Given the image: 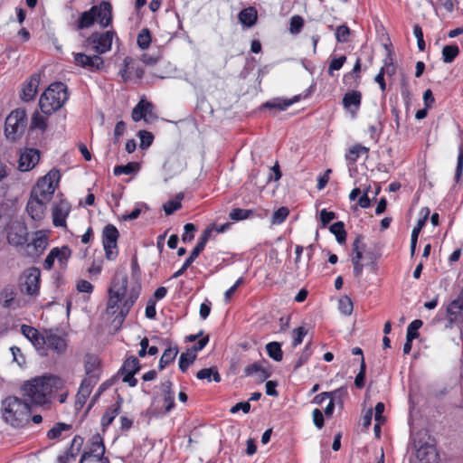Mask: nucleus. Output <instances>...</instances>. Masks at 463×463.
Listing matches in <instances>:
<instances>
[{
	"mask_svg": "<svg viewBox=\"0 0 463 463\" xmlns=\"http://www.w3.org/2000/svg\"><path fill=\"white\" fill-rule=\"evenodd\" d=\"M20 393L32 407L51 410L54 402L62 404L67 401L69 390L65 380L51 373H44L24 381L20 385Z\"/></svg>",
	"mask_w": 463,
	"mask_h": 463,
	"instance_id": "f257e3e1",
	"label": "nucleus"
},
{
	"mask_svg": "<svg viewBox=\"0 0 463 463\" xmlns=\"http://www.w3.org/2000/svg\"><path fill=\"white\" fill-rule=\"evenodd\" d=\"M128 279L126 274L116 275L108 289L106 314L112 322L121 326L140 295V285L128 291Z\"/></svg>",
	"mask_w": 463,
	"mask_h": 463,
	"instance_id": "f03ea898",
	"label": "nucleus"
},
{
	"mask_svg": "<svg viewBox=\"0 0 463 463\" xmlns=\"http://www.w3.org/2000/svg\"><path fill=\"white\" fill-rule=\"evenodd\" d=\"M32 405L24 397L8 395L1 401L0 415L3 421L14 429H21L30 421Z\"/></svg>",
	"mask_w": 463,
	"mask_h": 463,
	"instance_id": "7ed1b4c3",
	"label": "nucleus"
},
{
	"mask_svg": "<svg viewBox=\"0 0 463 463\" xmlns=\"http://www.w3.org/2000/svg\"><path fill=\"white\" fill-rule=\"evenodd\" d=\"M97 22L100 28L110 27L113 23V7L110 2L101 1L97 5H92L88 11L81 13L76 22L77 30L90 28Z\"/></svg>",
	"mask_w": 463,
	"mask_h": 463,
	"instance_id": "20e7f679",
	"label": "nucleus"
},
{
	"mask_svg": "<svg viewBox=\"0 0 463 463\" xmlns=\"http://www.w3.org/2000/svg\"><path fill=\"white\" fill-rule=\"evenodd\" d=\"M67 85L61 81L52 84L43 92L39 99V107L45 115H52L59 110L68 100Z\"/></svg>",
	"mask_w": 463,
	"mask_h": 463,
	"instance_id": "39448f33",
	"label": "nucleus"
},
{
	"mask_svg": "<svg viewBox=\"0 0 463 463\" xmlns=\"http://www.w3.org/2000/svg\"><path fill=\"white\" fill-rule=\"evenodd\" d=\"M60 180V171L56 168L51 169L45 175L38 179L31 192L33 196L39 197L41 200L51 201Z\"/></svg>",
	"mask_w": 463,
	"mask_h": 463,
	"instance_id": "423d86ee",
	"label": "nucleus"
},
{
	"mask_svg": "<svg viewBox=\"0 0 463 463\" xmlns=\"http://www.w3.org/2000/svg\"><path fill=\"white\" fill-rule=\"evenodd\" d=\"M27 126L26 111L23 109L13 110L5 118V135L7 139L15 141L20 138Z\"/></svg>",
	"mask_w": 463,
	"mask_h": 463,
	"instance_id": "0eeeda50",
	"label": "nucleus"
},
{
	"mask_svg": "<svg viewBox=\"0 0 463 463\" xmlns=\"http://www.w3.org/2000/svg\"><path fill=\"white\" fill-rule=\"evenodd\" d=\"M117 35L114 30L92 33L84 42V46L98 55L104 54L111 50L113 38Z\"/></svg>",
	"mask_w": 463,
	"mask_h": 463,
	"instance_id": "6e6552de",
	"label": "nucleus"
},
{
	"mask_svg": "<svg viewBox=\"0 0 463 463\" xmlns=\"http://www.w3.org/2000/svg\"><path fill=\"white\" fill-rule=\"evenodd\" d=\"M72 251L68 245L54 247L46 256L43 267L46 270H51L54 266L55 260H57L59 268L61 269H66Z\"/></svg>",
	"mask_w": 463,
	"mask_h": 463,
	"instance_id": "1a4fd4ad",
	"label": "nucleus"
},
{
	"mask_svg": "<svg viewBox=\"0 0 463 463\" xmlns=\"http://www.w3.org/2000/svg\"><path fill=\"white\" fill-rule=\"evenodd\" d=\"M28 228L22 221L12 222L6 229L7 241L14 247L24 246L28 241Z\"/></svg>",
	"mask_w": 463,
	"mask_h": 463,
	"instance_id": "9d476101",
	"label": "nucleus"
},
{
	"mask_svg": "<svg viewBox=\"0 0 463 463\" xmlns=\"http://www.w3.org/2000/svg\"><path fill=\"white\" fill-rule=\"evenodd\" d=\"M119 232L113 224H108L102 232V244L105 250L106 258L109 260H114L118 254V240Z\"/></svg>",
	"mask_w": 463,
	"mask_h": 463,
	"instance_id": "9b49d317",
	"label": "nucleus"
},
{
	"mask_svg": "<svg viewBox=\"0 0 463 463\" xmlns=\"http://www.w3.org/2000/svg\"><path fill=\"white\" fill-rule=\"evenodd\" d=\"M210 230H204L193 250L190 252L188 258L184 260L182 267L176 270L173 275L172 279H177L184 274L187 269L194 263L198 256L204 250L207 241H209Z\"/></svg>",
	"mask_w": 463,
	"mask_h": 463,
	"instance_id": "f8f14e48",
	"label": "nucleus"
},
{
	"mask_svg": "<svg viewBox=\"0 0 463 463\" xmlns=\"http://www.w3.org/2000/svg\"><path fill=\"white\" fill-rule=\"evenodd\" d=\"M144 69L141 67L139 62L130 56L124 58L123 66L118 71V75L121 77L123 82H128L132 79L136 78L141 80L144 76Z\"/></svg>",
	"mask_w": 463,
	"mask_h": 463,
	"instance_id": "ddd939ff",
	"label": "nucleus"
},
{
	"mask_svg": "<svg viewBox=\"0 0 463 463\" xmlns=\"http://www.w3.org/2000/svg\"><path fill=\"white\" fill-rule=\"evenodd\" d=\"M73 58L76 66L81 67L90 71H99L104 67L103 58L97 53L88 55L83 52H74Z\"/></svg>",
	"mask_w": 463,
	"mask_h": 463,
	"instance_id": "4468645a",
	"label": "nucleus"
},
{
	"mask_svg": "<svg viewBox=\"0 0 463 463\" xmlns=\"http://www.w3.org/2000/svg\"><path fill=\"white\" fill-rule=\"evenodd\" d=\"M50 231L38 230L30 242L25 244L30 256L40 257L49 245Z\"/></svg>",
	"mask_w": 463,
	"mask_h": 463,
	"instance_id": "2eb2a0df",
	"label": "nucleus"
},
{
	"mask_svg": "<svg viewBox=\"0 0 463 463\" xmlns=\"http://www.w3.org/2000/svg\"><path fill=\"white\" fill-rule=\"evenodd\" d=\"M44 345L58 354H62L67 349L65 335L58 334L57 330L49 329L44 333Z\"/></svg>",
	"mask_w": 463,
	"mask_h": 463,
	"instance_id": "dca6fc26",
	"label": "nucleus"
},
{
	"mask_svg": "<svg viewBox=\"0 0 463 463\" xmlns=\"http://www.w3.org/2000/svg\"><path fill=\"white\" fill-rule=\"evenodd\" d=\"M41 81V74L34 72L29 79L22 84L20 92V99L24 102H29L34 99L38 93L39 84Z\"/></svg>",
	"mask_w": 463,
	"mask_h": 463,
	"instance_id": "f3484780",
	"label": "nucleus"
},
{
	"mask_svg": "<svg viewBox=\"0 0 463 463\" xmlns=\"http://www.w3.org/2000/svg\"><path fill=\"white\" fill-rule=\"evenodd\" d=\"M41 152L36 148H25L21 152L18 168L22 172L32 170L40 161Z\"/></svg>",
	"mask_w": 463,
	"mask_h": 463,
	"instance_id": "a211bd4d",
	"label": "nucleus"
},
{
	"mask_svg": "<svg viewBox=\"0 0 463 463\" xmlns=\"http://www.w3.org/2000/svg\"><path fill=\"white\" fill-rule=\"evenodd\" d=\"M364 248L365 245L363 242V237L361 235L357 236L352 243L351 254V260L354 265V275L357 278L362 275L364 269V265L361 263V260L363 259Z\"/></svg>",
	"mask_w": 463,
	"mask_h": 463,
	"instance_id": "6ab92c4d",
	"label": "nucleus"
},
{
	"mask_svg": "<svg viewBox=\"0 0 463 463\" xmlns=\"http://www.w3.org/2000/svg\"><path fill=\"white\" fill-rule=\"evenodd\" d=\"M343 107L352 118H355L362 104V93L359 90H352L347 91L342 100Z\"/></svg>",
	"mask_w": 463,
	"mask_h": 463,
	"instance_id": "aec40b11",
	"label": "nucleus"
},
{
	"mask_svg": "<svg viewBox=\"0 0 463 463\" xmlns=\"http://www.w3.org/2000/svg\"><path fill=\"white\" fill-rule=\"evenodd\" d=\"M49 200H41L39 197L33 196L31 193L30 198L27 202L26 211L30 217L34 221H40L43 218L46 203Z\"/></svg>",
	"mask_w": 463,
	"mask_h": 463,
	"instance_id": "412c9836",
	"label": "nucleus"
},
{
	"mask_svg": "<svg viewBox=\"0 0 463 463\" xmlns=\"http://www.w3.org/2000/svg\"><path fill=\"white\" fill-rule=\"evenodd\" d=\"M446 312L447 319L450 324L463 320V289L456 299L449 303Z\"/></svg>",
	"mask_w": 463,
	"mask_h": 463,
	"instance_id": "4be33fe9",
	"label": "nucleus"
},
{
	"mask_svg": "<svg viewBox=\"0 0 463 463\" xmlns=\"http://www.w3.org/2000/svg\"><path fill=\"white\" fill-rule=\"evenodd\" d=\"M416 457L420 463L439 462V455L433 444L425 443L420 445L416 450Z\"/></svg>",
	"mask_w": 463,
	"mask_h": 463,
	"instance_id": "5701e85b",
	"label": "nucleus"
},
{
	"mask_svg": "<svg viewBox=\"0 0 463 463\" xmlns=\"http://www.w3.org/2000/svg\"><path fill=\"white\" fill-rule=\"evenodd\" d=\"M84 369L86 373L84 379H89L97 383L101 373L100 360L95 355H87Z\"/></svg>",
	"mask_w": 463,
	"mask_h": 463,
	"instance_id": "b1692460",
	"label": "nucleus"
},
{
	"mask_svg": "<svg viewBox=\"0 0 463 463\" xmlns=\"http://www.w3.org/2000/svg\"><path fill=\"white\" fill-rule=\"evenodd\" d=\"M41 271L38 268L29 269L25 275L24 287L28 295H36L40 289Z\"/></svg>",
	"mask_w": 463,
	"mask_h": 463,
	"instance_id": "393cba45",
	"label": "nucleus"
},
{
	"mask_svg": "<svg viewBox=\"0 0 463 463\" xmlns=\"http://www.w3.org/2000/svg\"><path fill=\"white\" fill-rule=\"evenodd\" d=\"M97 383H92L89 379H83L81 381L75 398L74 406L77 411H80L83 408L92 392L93 387Z\"/></svg>",
	"mask_w": 463,
	"mask_h": 463,
	"instance_id": "a878e982",
	"label": "nucleus"
},
{
	"mask_svg": "<svg viewBox=\"0 0 463 463\" xmlns=\"http://www.w3.org/2000/svg\"><path fill=\"white\" fill-rule=\"evenodd\" d=\"M83 442L84 439L81 436H74V438L71 440L70 448L63 454L58 456L57 462L69 463L71 459L75 458L80 452Z\"/></svg>",
	"mask_w": 463,
	"mask_h": 463,
	"instance_id": "bb28decb",
	"label": "nucleus"
},
{
	"mask_svg": "<svg viewBox=\"0 0 463 463\" xmlns=\"http://www.w3.org/2000/svg\"><path fill=\"white\" fill-rule=\"evenodd\" d=\"M160 389L163 394V401L165 404V408L163 411H161V413L165 414L171 411L175 406L173 383L170 380H166L161 383Z\"/></svg>",
	"mask_w": 463,
	"mask_h": 463,
	"instance_id": "cd10ccee",
	"label": "nucleus"
},
{
	"mask_svg": "<svg viewBox=\"0 0 463 463\" xmlns=\"http://www.w3.org/2000/svg\"><path fill=\"white\" fill-rule=\"evenodd\" d=\"M21 332L37 349H43L44 335H41L36 328L28 325H22Z\"/></svg>",
	"mask_w": 463,
	"mask_h": 463,
	"instance_id": "c85d7f7f",
	"label": "nucleus"
},
{
	"mask_svg": "<svg viewBox=\"0 0 463 463\" xmlns=\"http://www.w3.org/2000/svg\"><path fill=\"white\" fill-rule=\"evenodd\" d=\"M90 451L93 454V457L98 458V460H102V463H109L108 458H103L105 454V444L99 433L91 437L90 440Z\"/></svg>",
	"mask_w": 463,
	"mask_h": 463,
	"instance_id": "c756f323",
	"label": "nucleus"
},
{
	"mask_svg": "<svg viewBox=\"0 0 463 463\" xmlns=\"http://www.w3.org/2000/svg\"><path fill=\"white\" fill-rule=\"evenodd\" d=\"M370 149L361 144H354L345 153V160L349 165H354L362 156H368Z\"/></svg>",
	"mask_w": 463,
	"mask_h": 463,
	"instance_id": "7c9ffc66",
	"label": "nucleus"
},
{
	"mask_svg": "<svg viewBox=\"0 0 463 463\" xmlns=\"http://www.w3.org/2000/svg\"><path fill=\"white\" fill-rule=\"evenodd\" d=\"M270 170L272 171V173H269L265 181L260 184H259L257 182V178L260 174L259 172L251 174L250 179V181L254 180V184L257 185L260 190H262L266 186V184H268L271 181H279L282 176L279 162H276Z\"/></svg>",
	"mask_w": 463,
	"mask_h": 463,
	"instance_id": "2f4dec72",
	"label": "nucleus"
},
{
	"mask_svg": "<svg viewBox=\"0 0 463 463\" xmlns=\"http://www.w3.org/2000/svg\"><path fill=\"white\" fill-rule=\"evenodd\" d=\"M238 19L243 26L252 27L257 23L258 12L252 6L244 8L239 13Z\"/></svg>",
	"mask_w": 463,
	"mask_h": 463,
	"instance_id": "473e14b6",
	"label": "nucleus"
},
{
	"mask_svg": "<svg viewBox=\"0 0 463 463\" xmlns=\"http://www.w3.org/2000/svg\"><path fill=\"white\" fill-rule=\"evenodd\" d=\"M361 72V59L358 58L351 71L345 73L343 77V82L349 88H355L358 86Z\"/></svg>",
	"mask_w": 463,
	"mask_h": 463,
	"instance_id": "72a5a7b5",
	"label": "nucleus"
},
{
	"mask_svg": "<svg viewBox=\"0 0 463 463\" xmlns=\"http://www.w3.org/2000/svg\"><path fill=\"white\" fill-rule=\"evenodd\" d=\"M153 109L152 103L145 100H140L132 110V119L135 122H138L145 118L148 113H151Z\"/></svg>",
	"mask_w": 463,
	"mask_h": 463,
	"instance_id": "f704fd0d",
	"label": "nucleus"
},
{
	"mask_svg": "<svg viewBox=\"0 0 463 463\" xmlns=\"http://www.w3.org/2000/svg\"><path fill=\"white\" fill-rule=\"evenodd\" d=\"M16 296L17 292L14 287L7 285L0 292V304L3 307L8 308L13 305Z\"/></svg>",
	"mask_w": 463,
	"mask_h": 463,
	"instance_id": "c9c22d12",
	"label": "nucleus"
},
{
	"mask_svg": "<svg viewBox=\"0 0 463 463\" xmlns=\"http://www.w3.org/2000/svg\"><path fill=\"white\" fill-rule=\"evenodd\" d=\"M299 100L298 96H295L292 99H274L271 101H267L261 105V108L269 109H278L279 111L286 110L289 106L293 103Z\"/></svg>",
	"mask_w": 463,
	"mask_h": 463,
	"instance_id": "e433bc0d",
	"label": "nucleus"
},
{
	"mask_svg": "<svg viewBox=\"0 0 463 463\" xmlns=\"http://www.w3.org/2000/svg\"><path fill=\"white\" fill-rule=\"evenodd\" d=\"M140 369H141V364H140L139 360L136 356H129L124 361V363L119 370V373H120V374H126V373L136 374L137 373H138L140 371Z\"/></svg>",
	"mask_w": 463,
	"mask_h": 463,
	"instance_id": "4c0bfd02",
	"label": "nucleus"
},
{
	"mask_svg": "<svg viewBox=\"0 0 463 463\" xmlns=\"http://www.w3.org/2000/svg\"><path fill=\"white\" fill-rule=\"evenodd\" d=\"M196 377L199 380H207L208 382L220 383L222 377L216 367L203 368L197 372Z\"/></svg>",
	"mask_w": 463,
	"mask_h": 463,
	"instance_id": "58836bf2",
	"label": "nucleus"
},
{
	"mask_svg": "<svg viewBox=\"0 0 463 463\" xmlns=\"http://www.w3.org/2000/svg\"><path fill=\"white\" fill-rule=\"evenodd\" d=\"M121 403L117 402L113 407L109 408L101 417V426L103 428L109 427L114 420V419L120 412Z\"/></svg>",
	"mask_w": 463,
	"mask_h": 463,
	"instance_id": "ea45409f",
	"label": "nucleus"
},
{
	"mask_svg": "<svg viewBox=\"0 0 463 463\" xmlns=\"http://www.w3.org/2000/svg\"><path fill=\"white\" fill-rule=\"evenodd\" d=\"M177 354L178 348L176 346L166 348L159 360V370L165 369L170 363L174 362Z\"/></svg>",
	"mask_w": 463,
	"mask_h": 463,
	"instance_id": "a19ab883",
	"label": "nucleus"
},
{
	"mask_svg": "<svg viewBox=\"0 0 463 463\" xmlns=\"http://www.w3.org/2000/svg\"><path fill=\"white\" fill-rule=\"evenodd\" d=\"M260 373V380L264 381L269 377V373L267 370L263 369L258 363L249 364L244 368V375L251 376L253 374Z\"/></svg>",
	"mask_w": 463,
	"mask_h": 463,
	"instance_id": "79ce46f5",
	"label": "nucleus"
},
{
	"mask_svg": "<svg viewBox=\"0 0 463 463\" xmlns=\"http://www.w3.org/2000/svg\"><path fill=\"white\" fill-rule=\"evenodd\" d=\"M68 210H63L61 206L56 205L52 211V222L55 227H63L66 225V218Z\"/></svg>",
	"mask_w": 463,
	"mask_h": 463,
	"instance_id": "37998d69",
	"label": "nucleus"
},
{
	"mask_svg": "<svg viewBox=\"0 0 463 463\" xmlns=\"http://www.w3.org/2000/svg\"><path fill=\"white\" fill-rule=\"evenodd\" d=\"M329 231L335 236L338 243H345L346 241V232L343 222L339 221L330 225Z\"/></svg>",
	"mask_w": 463,
	"mask_h": 463,
	"instance_id": "c03bdc74",
	"label": "nucleus"
},
{
	"mask_svg": "<svg viewBox=\"0 0 463 463\" xmlns=\"http://www.w3.org/2000/svg\"><path fill=\"white\" fill-rule=\"evenodd\" d=\"M459 54V48L457 44L445 45L442 49V61L445 63L452 62Z\"/></svg>",
	"mask_w": 463,
	"mask_h": 463,
	"instance_id": "a18cd8bd",
	"label": "nucleus"
},
{
	"mask_svg": "<svg viewBox=\"0 0 463 463\" xmlns=\"http://www.w3.org/2000/svg\"><path fill=\"white\" fill-rule=\"evenodd\" d=\"M152 43V35L148 28H143L137 34V43L141 50L149 48Z\"/></svg>",
	"mask_w": 463,
	"mask_h": 463,
	"instance_id": "49530a36",
	"label": "nucleus"
},
{
	"mask_svg": "<svg viewBox=\"0 0 463 463\" xmlns=\"http://www.w3.org/2000/svg\"><path fill=\"white\" fill-rule=\"evenodd\" d=\"M266 351L268 353V355L276 362H280L283 358V351L281 349V345L278 342H270L267 344Z\"/></svg>",
	"mask_w": 463,
	"mask_h": 463,
	"instance_id": "de8ad7c7",
	"label": "nucleus"
},
{
	"mask_svg": "<svg viewBox=\"0 0 463 463\" xmlns=\"http://www.w3.org/2000/svg\"><path fill=\"white\" fill-rule=\"evenodd\" d=\"M139 169V165L136 162H129L127 165H118L114 167L113 173L118 176L121 175H131Z\"/></svg>",
	"mask_w": 463,
	"mask_h": 463,
	"instance_id": "09e8293b",
	"label": "nucleus"
},
{
	"mask_svg": "<svg viewBox=\"0 0 463 463\" xmlns=\"http://www.w3.org/2000/svg\"><path fill=\"white\" fill-rule=\"evenodd\" d=\"M196 354L194 352L187 350L185 353H182L179 357V369L185 373L189 366L195 361Z\"/></svg>",
	"mask_w": 463,
	"mask_h": 463,
	"instance_id": "8fccbe9b",
	"label": "nucleus"
},
{
	"mask_svg": "<svg viewBox=\"0 0 463 463\" xmlns=\"http://www.w3.org/2000/svg\"><path fill=\"white\" fill-rule=\"evenodd\" d=\"M183 194H178L175 200H169L163 205V209L166 215L173 214L175 211L182 207L181 201L183 200Z\"/></svg>",
	"mask_w": 463,
	"mask_h": 463,
	"instance_id": "3c124183",
	"label": "nucleus"
},
{
	"mask_svg": "<svg viewBox=\"0 0 463 463\" xmlns=\"http://www.w3.org/2000/svg\"><path fill=\"white\" fill-rule=\"evenodd\" d=\"M71 429V424L64 422L56 423L52 429L47 431V438L49 439H56L61 437L62 431L70 430Z\"/></svg>",
	"mask_w": 463,
	"mask_h": 463,
	"instance_id": "603ef678",
	"label": "nucleus"
},
{
	"mask_svg": "<svg viewBox=\"0 0 463 463\" xmlns=\"http://www.w3.org/2000/svg\"><path fill=\"white\" fill-rule=\"evenodd\" d=\"M253 214V210L234 208L231 211L229 216L232 221H241L251 217Z\"/></svg>",
	"mask_w": 463,
	"mask_h": 463,
	"instance_id": "864d4df0",
	"label": "nucleus"
},
{
	"mask_svg": "<svg viewBox=\"0 0 463 463\" xmlns=\"http://www.w3.org/2000/svg\"><path fill=\"white\" fill-rule=\"evenodd\" d=\"M423 323L420 319H415L411 322L407 327L406 336L409 337V341H413L419 337L418 330L422 326Z\"/></svg>",
	"mask_w": 463,
	"mask_h": 463,
	"instance_id": "5fc2aeb1",
	"label": "nucleus"
},
{
	"mask_svg": "<svg viewBox=\"0 0 463 463\" xmlns=\"http://www.w3.org/2000/svg\"><path fill=\"white\" fill-rule=\"evenodd\" d=\"M346 61V56L345 55H341L339 57H332L330 62H329V66H328V70H327V73L329 76H334V71H339L343 65L345 63Z\"/></svg>",
	"mask_w": 463,
	"mask_h": 463,
	"instance_id": "6e6d98bb",
	"label": "nucleus"
},
{
	"mask_svg": "<svg viewBox=\"0 0 463 463\" xmlns=\"http://www.w3.org/2000/svg\"><path fill=\"white\" fill-rule=\"evenodd\" d=\"M305 24V21L302 16L296 14L290 18L289 32L292 34H298Z\"/></svg>",
	"mask_w": 463,
	"mask_h": 463,
	"instance_id": "4d7b16f0",
	"label": "nucleus"
},
{
	"mask_svg": "<svg viewBox=\"0 0 463 463\" xmlns=\"http://www.w3.org/2000/svg\"><path fill=\"white\" fill-rule=\"evenodd\" d=\"M31 128H38L44 132L47 128V118L40 115L38 112H35L32 117Z\"/></svg>",
	"mask_w": 463,
	"mask_h": 463,
	"instance_id": "13d9d810",
	"label": "nucleus"
},
{
	"mask_svg": "<svg viewBox=\"0 0 463 463\" xmlns=\"http://www.w3.org/2000/svg\"><path fill=\"white\" fill-rule=\"evenodd\" d=\"M338 308L344 315H351L353 311V302L347 296L342 297L338 301Z\"/></svg>",
	"mask_w": 463,
	"mask_h": 463,
	"instance_id": "bf43d9fd",
	"label": "nucleus"
},
{
	"mask_svg": "<svg viewBox=\"0 0 463 463\" xmlns=\"http://www.w3.org/2000/svg\"><path fill=\"white\" fill-rule=\"evenodd\" d=\"M351 31L346 24H342L335 29V38L338 43H346L350 36Z\"/></svg>",
	"mask_w": 463,
	"mask_h": 463,
	"instance_id": "052dcab7",
	"label": "nucleus"
},
{
	"mask_svg": "<svg viewBox=\"0 0 463 463\" xmlns=\"http://www.w3.org/2000/svg\"><path fill=\"white\" fill-rule=\"evenodd\" d=\"M289 214V210L287 207H280L276 210L272 214V223L280 224L285 222Z\"/></svg>",
	"mask_w": 463,
	"mask_h": 463,
	"instance_id": "680f3d73",
	"label": "nucleus"
},
{
	"mask_svg": "<svg viewBox=\"0 0 463 463\" xmlns=\"http://www.w3.org/2000/svg\"><path fill=\"white\" fill-rule=\"evenodd\" d=\"M365 373L366 364L364 362V358H361L360 371L354 379V385L356 386V388L362 389L364 386Z\"/></svg>",
	"mask_w": 463,
	"mask_h": 463,
	"instance_id": "e2e57ef3",
	"label": "nucleus"
},
{
	"mask_svg": "<svg viewBox=\"0 0 463 463\" xmlns=\"http://www.w3.org/2000/svg\"><path fill=\"white\" fill-rule=\"evenodd\" d=\"M463 175V144L458 146V154L457 158V166L455 172V180L459 182Z\"/></svg>",
	"mask_w": 463,
	"mask_h": 463,
	"instance_id": "0e129e2a",
	"label": "nucleus"
},
{
	"mask_svg": "<svg viewBox=\"0 0 463 463\" xmlns=\"http://www.w3.org/2000/svg\"><path fill=\"white\" fill-rule=\"evenodd\" d=\"M311 354H312V352L310 350V343H309L306 345L303 352L301 353V354L299 355L298 360L295 362L294 370L296 371L299 367H301L303 364H305L309 360Z\"/></svg>",
	"mask_w": 463,
	"mask_h": 463,
	"instance_id": "69168bd1",
	"label": "nucleus"
},
{
	"mask_svg": "<svg viewBox=\"0 0 463 463\" xmlns=\"http://www.w3.org/2000/svg\"><path fill=\"white\" fill-rule=\"evenodd\" d=\"M307 330L304 326H298L295 328L292 332L293 335V342L292 345L294 347L299 345L302 342L304 337L307 335Z\"/></svg>",
	"mask_w": 463,
	"mask_h": 463,
	"instance_id": "338daca9",
	"label": "nucleus"
},
{
	"mask_svg": "<svg viewBox=\"0 0 463 463\" xmlns=\"http://www.w3.org/2000/svg\"><path fill=\"white\" fill-rule=\"evenodd\" d=\"M196 231V226L192 223L188 222L184 226V233L182 235V241L184 242H190L194 238V232Z\"/></svg>",
	"mask_w": 463,
	"mask_h": 463,
	"instance_id": "774afa93",
	"label": "nucleus"
}]
</instances>
